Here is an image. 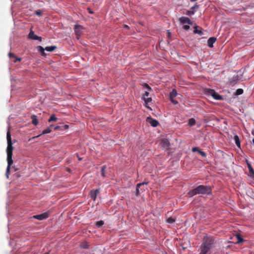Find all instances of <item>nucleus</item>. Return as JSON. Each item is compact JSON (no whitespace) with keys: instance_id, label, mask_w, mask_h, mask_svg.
Instances as JSON below:
<instances>
[{"instance_id":"2","label":"nucleus","mask_w":254,"mask_h":254,"mask_svg":"<svg viewBox=\"0 0 254 254\" xmlns=\"http://www.w3.org/2000/svg\"><path fill=\"white\" fill-rule=\"evenodd\" d=\"M212 193L211 188L209 186L199 185L195 188L190 190L188 194L192 197L196 194H210Z\"/></svg>"},{"instance_id":"38","label":"nucleus","mask_w":254,"mask_h":254,"mask_svg":"<svg viewBox=\"0 0 254 254\" xmlns=\"http://www.w3.org/2000/svg\"><path fill=\"white\" fill-rule=\"evenodd\" d=\"M194 13V11L191 10L188 11L186 14L187 15H192Z\"/></svg>"},{"instance_id":"47","label":"nucleus","mask_w":254,"mask_h":254,"mask_svg":"<svg viewBox=\"0 0 254 254\" xmlns=\"http://www.w3.org/2000/svg\"><path fill=\"white\" fill-rule=\"evenodd\" d=\"M143 183H144V185L145 184V185H147L148 184V182H143Z\"/></svg>"},{"instance_id":"16","label":"nucleus","mask_w":254,"mask_h":254,"mask_svg":"<svg viewBox=\"0 0 254 254\" xmlns=\"http://www.w3.org/2000/svg\"><path fill=\"white\" fill-rule=\"evenodd\" d=\"M37 50L41 54L42 56H45L46 55L45 53V49H44L42 46H38L37 47Z\"/></svg>"},{"instance_id":"6","label":"nucleus","mask_w":254,"mask_h":254,"mask_svg":"<svg viewBox=\"0 0 254 254\" xmlns=\"http://www.w3.org/2000/svg\"><path fill=\"white\" fill-rule=\"evenodd\" d=\"M161 147L165 150H168L170 148V142L168 139L166 138H163L161 140Z\"/></svg>"},{"instance_id":"24","label":"nucleus","mask_w":254,"mask_h":254,"mask_svg":"<svg viewBox=\"0 0 254 254\" xmlns=\"http://www.w3.org/2000/svg\"><path fill=\"white\" fill-rule=\"evenodd\" d=\"M236 238L237 239V241L236 243L240 244L244 241V239L241 237L240 234H237L236 235Z\"/></svg>"},{"instance_id":"7","label":"nucleus","mask_w":254,"mask_h":254,"mask_svg":"<svg viewBox=\"0 0 254 254\" xmlns=\"http://www.w3.org/2000/svg\"><path fill=\"white\" fill-rule=\"evenodd\" d=\"M83 29V27L79 25H75L74 27V32L77 36V38L78 39L79 37L82 34V30Z\"/></svg>"},{"instance_id":"30","label":"nucleus","mask_w":254,"mask_h":254,"mask_svg":"<svg viewBox=\"0 0 254 254\" xmlns=\"http://www.w3.org/2000/svg\"><path fill=\"white\" fill-rule=\"evenodd\" d=\"M175 221V220L174 218H173L172 217H169L167 220V222L170 224H172V223H174Z\"/></svg>"},{"instance_id":"37","label":"nucleus","mask_w":254,"mask_h":254,"mask_svg":"<svg viewBox=\"0 0 254 254\" xmlns=\"http://www.w3.org/2000/svg\"><path fill=\"white\" fill-rule=\"evenodd\" d=\"M199 150H200L197 147H193L192 148V151L193 152H195L196 151L198 152Z\"/></svg>"},{"instance_id":"33","label":"nucleus","mask_w":254,"mask_h":254,"mask_svg":"<svg viewBox=\"0 0 254 254\" xmlns=\"http://www.w3.org/2000/svg\"><path fill=\"white\" fill-rule=\"evenodd\" d=\"M249 176L252 178L254 181V170L252 171L249 172Z\"/></svg>"},{"instance_id":"27","label":"nucleus","mask_w":254,"mask_h":254,"mask_svg":"<svg viewBox=\"0 0 254 254\" xmlns=\"http://www.w3.org/2000/svg\"><path fill=\"white\" fill-rule=\"evenodd\" d=\"M142 86L146 88L148 91H152L151 88L147 84V83H143Z\"/></svg>"},{"instance_id":"25","label":"nucleus","mask_w":254,"mask_h":254,"mask_svg":"<svg viewBox=\"0 0 254 254\" xmlns=\"http://www.w3.org/2000/svg\"><path fill=\"white\" fill-rule=\"evenodd\" d=\"M195 120L193 118H190L189 119V123H188V124L190 126H193L194 125H195Z\"/></svg>"},{"instance_id":"26","label":"nucleus","mask_w":254,"mask_h":254,"mask_svg":"<svg viewBox=\"0 0 254 254\" xmlns=\"http://www.w3.org/2000/svg\"><path fill=\"white\" fill-rule=\"evenodd\" d=\"M57 121V117L55 116V115H52L50 118H49V119L48 120V122H56Z\"/></svg>"},{"instance_id":"15","label":"nucleus","mask_w":254,"mask_h":254,"mask_svg":"<svg viewBox=\"0 0 254 254\" xmlns=\"http://www.w3.org/2000/svg\"><path fill=\"white\" fill-rule=\"evenodd\" d=\"M216 41V38L215 37H210L208 39L207 41V45L208 47L210 48H212L213 47V45Z\"/></svg>"},{"instance_id":"1","label":"nucleus","mask_w":254,"mask_h":254,"mask_svg":"<svg viewBox=\"0 0 254 254\" xmlns=\"http://www.w3.org/2000/svg\"><path fill=\"white\" fill-rule=\"evenodd\" d=\"M216 241L214 238L206 236L202 240V242L198 250V254H210L211 250L215 247Z\"/></svg>"},{"instance_id":"19","label":"nucleus","mask_w":254,"mask_h":254,"mask_svg":"<svg viewBox=\"0 0 254 254\" xmlns=\"http://www.w3.org/2000/svg\"><path fill=\"white\" fill-rule=\"evenodd\" d=\"M31 119H32V123L34 126H36L38 124V121L37 118V116L35 115H33L31 116Z\"/></svg>"},{"instance_id":"49","label":"nucleus","mask_w":254,"mask_h":254,"mask_svg":"<svg viewBox=\"0 0 254 254\" xmlns=\"http://www.w3.org/2000/svg\"><path fill=\"white\" fill-rule=\"evenodd\" d=\"M78 160H81V158H79H79H78Z\"/></svg>"},{"instance_id":"18","label":"nucleus","mask_w":254,"mask_h":254,"mask_svg":"<svg viewBox=\"0 0 254 254\" xmlns=\"http://www.w3.org/2000/svg\"><path fill=\"white\" fill-rule=\"evenodd\" d=\"M234 139L237 146L239 148H240L241 142L238 135H235Z\"/></svg>"},{"instance_id":"17","label":"nucleus","mask_w":254,"mask_h":254,"mask_svg":"<svg viewBox=\"0 0 254 254\" xmlns=\"http://www.w3.org/2000/svg\"><path fill=\"white\" fill-rule=\"evenodd\" d=\"M212 97L214 99L217 100H221L223 99V97L221 95L218 94L215 91L214 92L213 95H212Z\"/></svg>"},{"instance_id":"12","label":"nucleus","mask_w":254,"mask_h":254,"mask_svg":"<svg viewBox=\"0 0 254 254\" xmlns=\"http://www.w3.org/2000/svg\"><path fill=\"white\" fill-rule=\"evenodd\" d=\"M179 20L180 23L182 24H191L190 20L187 17L182 16L180 18Z\"/></svg>"},{"instance_id":"10","label":"nucleus","mask_w":254,"mask_h":254,"mask_svg":"<svg viewBox=\"0 0 254 254\" xmlns=\"http://www.w3.org/2000/svg\"><path fill=\"white\" fill-rule=\"evenodd\" d=\"M146 121L153 127H156L159 125V122L156 120L150 117H147Z\"/></svg>"},{"instance_id":"35","label":"nucleus","mask_w":254,"mask_h":254,"mask_svg":"<svg viewBox=\"0 0 254 254\" xmlns=\"http://www.w3.org/2000/svg\"><path fill=\"white\" fill-rule=\"evenodd\" d=\"M199 7V6L198 5L195 4L194 6H192L191 8H190V9L194 11V10L195 9H198Z\"/></svg>"},{"instance_id":"45","label":"nucleus","mask_w":254,"mask_h":254,"mask_svg":"<svg viewBox=\"0 0 254 254\" xmlns=\"http://www.w3.org/2000/svg\"><path fill=\"white\" fill-rule=\"evenodd\" d=\"M60 128V127L59 126H57L55 127V130H58Z\"/></svg>"},{"instance_id":"8","label":"nucleus","mask_w":254,"mask_h":254,"mask_svg":"<svg viewBox=\"0 0 254 254\" xmlns=\"http://www.w3.org/2000/svg\"><path fill=\"white\" fill-rule=\"evenodd\" d=\"M49 217L48 212H45L40 214L35 215L33 216V218L40 220L46 219Z\"/></svg>"},{"instance_id":"31","label":"nucleus","mask_w":254,"mask_h":254,"mask_svg":"<svg viewBox=\"0 0 254 254\" xmlns=\"http://www.w3.org/2000/svg\"><path fill=\"white\" fill-rule=\"evenodd\" d=\"M247 163V165H248V167L249 169V172L250 173V172L254 170V169H253L252 166H251V165L248 161Z\"/></svg>"},{"instance_id":"28","label":"nucleus","mask_w":254,"mask_h":254,"mask_svg":"<svg viewBox=\"0 0 254 254\" xmlns=\"http://www.w3.org/2000/svg\"><path fill=\"white\" fill-rule=\"evenodd\" d=\"M104 224V222L103 220H100V221H97L96 222V225L98 227H101L103 224Z\"/></svg>"},{"instance_id":"40","label":"nucleus","mask_w":254,"mask_h":254,"mask_svg":"<svg viewBox=\"0 0 254 254\" xmlns=\"http://www.w3.org/2000/svg\"><path fill=\"white\" fill-rule=\"evenodd\" d=\"M15 59V60L14 61V63H16L17 62H20L21 61V58H14Z\"/></svg>"},{"instance_id":"34","label":"nucleus","mask_w":254,"mask_h":254,"mask_svg":"<svg viewBox=\"0 0 254 254\" xmlns=\"http://www.w3.org/2000/svg\"><path fill=\"white\" fill-rule=\"evenodd\" d=\"M145 102L147 104L152 101V99L150 97L144 98Z\"/></svg>"},{"instance_id":"14","label":"nucleus","mask_w":254,"mask_h":254,"mask_svg":"<svg viewBox=\"0 0 254 254\" xmlns=\"http://www.w3.org/2000/svg\"><path fill=\"white\" fill-rule=\"evenodd\" d=\"M194 30L193 31V33L194 34H197L200 36L203 35V32L201 28L199 27V26H194Z\"/></svg>"},{"instance_id":"46","label":"nucleus","mask_w":254,"mask_h":254,"mask_svg":"<svg viewBox=\"0 0 254 254\" xmlns=\"http://www.w3.org/2000/svg\"><path fill=\"white\" fill-rule=\"evenodd\" d=\"M88 12L90 13H93V12L90 10V8H88Z\"/></svg>"},{"instance_id":"36","label":"nucleus","mask_w":254,"mask_h":254,"mask_svg":"<svg viewBox=\"0 0 254 254\" xmlns=\"http://www.w3.org/2000/svg\"><path fill=\"white\" fill-rule=\"evenodd\" d=\"M198 153L200 154L201 156H202L203 157L206 156V154L204 152H203L200 150L199 151Z\"/></svg>"},{"instance_id":"11","label":"nucleus","mask_w":254,"mask_h":254,"mask_svg":"<svg viewBox=\"0 0 254 254\" xmlns=\"http://www.w3.org/2000/svg\"><path fill=\"white\" fill-rule=\"evenodd\" d=\"M144 185V183H139L136 185V195L139 196L141 192H142L144 189V188H141Z\"/></svg>"},{"instance_id":"39","label":"nucleus","mask_w":254,"mask_h":254,"mask_svg":"<svg viewBox=\"0 0 254 254\" xmlns=\"http://www.w3.org/2000/svg\"><path fill=\"white\" fill-rule=\"evenodd\" d=\"M35 14L38 16H41L42 15V11L40 10H36L35 11Z\"/></svg>"},{"instance_id":"29","label":"nucleus","mask_w":254,"mask_h":254,"mask_svg":"<svg viewBox=\"0 0 254 254\" xmlns=\"http://www.w3.org/2000/svg\"><path fill=\"white\" fill-rule=\"evenodd\" d=\"M243 92H244V91L242 89L239 88L236 90V94L237 95H240L242 94L243 93Z\"/></svg>"},{"instance_id":"5","label":"nucleus","mask_w":254,"mask_h":254,"mask_svg":"<svg viewBox=\"0 0 254 254\" xmlns=\"http://www.w3.org/2000/svg\"><path fill=\"white\" fill-rule=\"evenodd\" d=\"M177 90L175 89H173L172 91L170 92L169 95V99L172 102V103L176 105L178 103V102L174 99V98L176 97L177 95Z\"/></svg>"},{"instance_id":"9","label":"nucleus","mask_w":254,"mask_h":254,"mask_svg":"<svg viewBox=\"0 0 254 254\" xmlns=\"http://www.w3.org/2000/svg\"><path fill=\"white\" fill-rule=\"evenodd\" d=\"M28 38L30 39L37 40L40 42L42 41V37L38 36L36 35H35L34 34V32L32 30H31L30 32H29V33L28 34Z\"/></svg>"},{"instance_id":"42","label":"nucleus","mask_w":254,"mask_h":254,"mask_svg":"<svg viewBox=\"0 0 254 254\" xmlns=\"http://www.w3.org/2000/svg\"><path fill=\"white\" fill-rule=\"evenodd\" d=\"M8 56L9 58H15V55L12 53H9L8 54Z\"/></svg>"},{"instance_id":"43","label":"nucleus","mask_w":254,"mask_h":254,"mask_svg":"<svg viewBox=\"0 0 254 254\" xmlns=\"http://www.w3.org/2000/svg\"><path fill=\"white\" fill-rule=\"evenodd\" d=\"M148 96H149L148 92V91H145V93H144V95H143L144 98H146V97H147Z\"/></svg>"},{"instance_id":"21","label":"nucleus","mask_w":254,"mask_h":254,"mask_svg":"<svg viewBox=\"0 0 254 254\" xmlns=\"http://www.w3.org/2000/svg\"><path fill=\"white\" fill-rule=\"evenodd\" d=\"M51 132V129L50 127H48L45 129H44L43 131H42V133L38 135H37V136H36L35 137H38L39 136H40V135H42V134H47V133H50Z\"/></svg>"},{"instance_id":"13","label":"nucleus","mask_w":254,"mask_h":254,"mask_svg":"<svg viewBox=\"0 0 254 254\" xmlns=\"http://www.w3.org/2000/svg\"><path fill=\"white\" fill-rule=\"evenodd\" d=\"M99 189H96L95 190H92L90 191V197L93 200H95L97 194L99 193Z\"/></svg>"},{"instance_id":"48","label":"nucleus","mask_w":254,"mask_h":254,"mask_svg":"<svg viewBox=\"0 0 254 254\" xmlns=\"http://www.w3.org/2000/svg\"><path fill=\"white\" fill-rule=\"evenodd\" d=\"M124 27H126V28H128V26L127 25H124Z\"/></svg>"},{"instance_id":"3","label":"nucleus","mask_w":254,"mask_h":254,"mask_svg":"<svg viewBox=\"0 0 254 254\" xmlns=\"http://www.w3.org/2000/svg\"><path fill=\"white\" fill-rule=\"evenodd\" d=\"M6 139L7 146L6 148V153L7 154H12L13 147L12 146V143L11 140V134L10 131H8L6 133Z\"/></svg>"},{"instance_id":"41","label":"nucleus","mask_w":254,"mask_h":254,"mask_svg":"<svg viewBox=\"0 0 254 254\" xmlns=\"http://www.w3.org/2000/svg\"><path fill=\"white\" fill-rule=\"evenodd\" d=\"M190 26L187 25H184L183 26V28L186 30H188L190 29Z\"/></svg>"},{"instance_id":"20","label":"nucleus","mask_w":254,"mask_h":254,"mask_svg":"<svg viewBox=\"0 0 254 254\" xmlns=\"http://www.w3.org/2000/svg\"><path fill=\"white\" fill-rule=\"evenodd\" d=\"M57 48V47L55 46H48L46 47L45 49L48 52H53Z\"/></svg>"},{"instance_id":"32","label":"nucleus","mask_w":254,"mask_h":254,"mask_svg":"<svg viewBox=\"0 0 254 254\" xmlns=\"http://www.w3.org/2000/svg\"><path fill=\"white\" fill-rule=\"evenodd\" d=\"M247 163V165H248V167L249 169V172L250 173V172L254 170V169H253L252 166H251V165L248 161Z\"/></svg>"},{"instance_id":"4","label":"nucleus","mask_w":254,"mask_h":254,"mask_svg":"<svg viewBox=\"0 0 254 254\" xmlns=\"http://www.w3.org/2000/svg\"><path fill=\"white\" fill-rule=\"evenodd\" d=\"M12 157V154H7V166L6 168V175L7 178L8 177V174L10 171V166L13 163V160Z\"/></svg>"},{"instance_id":"23","label":"nucleus","mask_w":254,"mask_h":254,"mask_svg":"<svg viewBox=\"0 0 254 254\" xmlns=\"http://www.w3.org/2000/svg\"><path fill=\"white\" fill-rule=\"evenodd\" d=\"M205 93L208 94V95H211V96H212V95H213V93L214 92H215V90H213V89H209V88H206L205 89Z\"/></svg>"},{"instance_id":"44","label":"nucleus","mask_w":254,"mask_h":254,"mask_svg":"<svg viewBox=\"0 0 254 254\" xmlns=\"http://www.w3.org/2000/svg\"><path fill=\"white\" fill-rule=\"evenodd\" d=\"M82 247L83 248H87V244H83L82 245Z\"/></svg>"},{"instance_id":"22","label":"nucleus","mask_w":254,"mask_h":254,"mask_svg":"<svg viewBox=\"0 0 254 254\" xmlns=\"http://www.w3.org/2000/svg\"><path fill=\"white\" fill-rule=\"evenodd\" d=\"M106 166L104 165V166H102L101 171V176L103 177H106Z\"/></svg>"}]
</instances>
